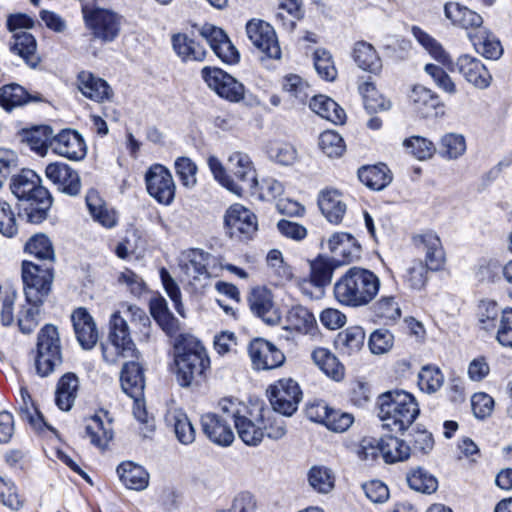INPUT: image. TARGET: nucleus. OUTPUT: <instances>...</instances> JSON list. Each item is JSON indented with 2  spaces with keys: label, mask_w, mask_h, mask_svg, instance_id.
I'll return each instance as SVG.
<instances>
[{
  "label": "nucleus",
  "mask_w": 512,
  "mask_h": 512,
  "mask_svg": "<svg viewBox=\"0 0 512 512\" xmlns=\"http://www.w3.org/2000/svg\"><path fill=\"white\" fill-rule=\"evenodd\" d=\"M11 192L20 201L19 217L27 222L39 224L47 218L52 205L49 191L41 185L40 177L30 169L14 176L10 183Z\"/></svg>",
  "instance_id": "obj_1"
},
{
  "label": "nucleus",
  "mask_w": 512,
  "mask_h": 512,
  "mask_svg": "<svg viewBox=\"0 0 512 512\" xmlns=\"http://www.w3.org/2000/svg\"><path fill=\"white\" fill-rule=\"evenodd\" d=\"M380 286L381 281L373 271L354 266L336 280L333 295L340 305L356 309L369 305Z\"/></svg>",
  "instance_id": "obj_2"
},
{
  "label": "nucleus",
  "mask_w": 512,
  "mask_h": 512,
  "mask_svg": "<svg viewBox=\"0 0 512 512\" xmlns=\"http://www.w3.org/2000/svg\"><path fill=\"white\" fill-rule=\"evenodd\" d=\"M176 378L181 387L199 385L210 367L206 349L190 335H180L174 344Z\"/></svg>",
  "instance_id": "obj_3"
},
{
  "label": "nucleus",
  "mask_w": 512,
  "mask_h": 512,
  "mask_svg": "<svg viewBox=\"0 0 512 512\" xmlns=\"http://www.w3.org/2000/svg\"><path fill=\"white\" fill-rule=\"evenodd\" d=\"M377 407L383 427L395 432L408 429L420 413L415 397L403 390L382 393L378 397Z\"/></svg>",
  "instance_id": "obj_4"
},
{
  "label": "nucleus",
  "mask_w": 512,
  "mask_h": 512,
  "mask_svg": "<svg viewBox=\"0 0 512 512\" xmlns=\"http://www.w3.org/2000/svg\"><path fill=\"white\" fill-rule=\"evenodd\" d=\"M415 247L424 254L425 262L414 261L408 268L405 281L412 289L420 290L427 282L428 271H439L445 262V253L437 234L427 232L413 237Z\"/></svg>",
  "instance_id": "obj_5"
},
{
  "label": "nucleus",
  "mask_w": 512,
  "mask_h": 512,
  "mask_svg": "<svg viewBox=\"0 0 512 512\" xmlns=\"http://www.w3.org/2000/svg\"><path fill=\"white\" fill-rule=\"evenodd\" d=\"M104 360L115 364L120 358L138 359V351L133 342L126 319L120 312H114L109 320L108 343L102 345Z\"/></svg>",
  "instance_id": "obj_6"
},
{
  "label": "nucleus",
  "mask_w": 512,
  "mask_h": 512,
  "mask_svg": "<svg viewBox=\"0 0 512 512\" xmlns=\"http://www.w3.org/2000/svg\"><path fill=\"white\" fill-rule=\"evenodd\" d=\"M62 363V352L58 329L52 324H46L38 333L37 354L35 366L37 373L48 376L55 367Z\"/></svg>",
  "instance_id": "obj_7"
},
{
  "label": "nucleus",
  "mask_w": 512,
  "mask_h": 512,
  "mask_svg": "<svg viewBox=\"0 0 512 512\" xmlns=\"http://www.w3.org/2000/svg\"><path fill=\"white\" fill-rule=\"evenodd\" d=\"M22 279L28 304L41 306L51 289L52 268H43L32 262L24 261L22 264Z\"/></svg>",
  "instance_id": "obj_8"
},
{
  "label": "nucleus",
  "mask_w": 512,
  "mask_h": 512,
  "mask_svg": "<svg viewBox=\"0 0 512 512\" xmlns=\"http://www.w3.org/2000/svg\"><path fill=\"white\" fill-rule=\"evenodd\" d=\"M236 403L233 399H223L219 402L218 413H206L201 417V426L204 434L215 444L229 446L234 440V432L231 422L234 417L226 414L230 405Z\"/></svg>",
  "instance_id": "obj_9"
},
{
  "label": "nucleus",
  "mask_w": 512,
  "mask_h": 512,
  "mask_svg": "<svg viewBox=\"0 0 512 512\" xmlns=\"http://www.w3.org/2000/svg\"><path fill=\"white\" fill-rule=\"evenodd\" d=\"M229 164L236 181L229 176L227 190L240 197L255 194L258 180L250 157L241 152H234L229 157Z\"/></svg>",
  "instance_id": "obj_10"
},
{
  "label": "nucleus",
  "mask_w": 512,
  "mask_h": 512,
  "mask_svg": "<svg viewBox=\"0 0 512 512\" xmlns=\"http://www.w3.org/2000/svg\"><path fill=\"white\" fill-rule=\"evenodd\" d=\"M273 410L284 416H292L302 399V391L291 378L280 379L267 390Z\"/></svg>",
  "instance_id": "obj_11"
},
{
  "label": "nucleus",
  "mask_w": 512,
  "mask_h": 512,
  "mask_svg": "<svg viewBox=\"0 0 512 512\" xmlns=\"http://www.w3.org/2000/svg\"><path fill=\"white\" fill-rule=\"evenodd\" d=\"M227 416L234 417V427L237 431L239 438L248 446H257L259 445L265 433L263 431V427L261 426V417L256 421H253L248 417L249 409L248 407L236 400V403L226 409Z\"/></svg>",
  "instance_id": "obj_12"
},
{
  "label": "nucleus",
  "mask_w": 512,
  "mask_h": 512,
  "mask_svg": "<svg viewBox=\"0 0 512 512\" xmlns=\"http://www.w3.org/2000/svg\"><path fill=\"white\" fill-rule=\"evenodd\" d=\"M201 74L208 87L220 97L231 102H238L244 98L243 84L222 69L204 67Z\"/></svg>",
  "instance_id": "obj_13"
},
{
  "label": "nucleus",
  "mask_w": 512,
  "mask_h": 512,
  "mask_svg": "<svg viewBox=\"0 0 512 512\" xmlns=\"http://www.w3.org/2000/svg\"><path fill=\"white\" fill-rule=\"evenodd\" d=\"M225 224L230 237L240 241L251 239L258 229L256 215L241 204L229 207L225 214Z\"/></svg>",
  "instance_id": "obj_14"
},
{
  "label": "nucleus",
  "mask_w": 512,
  "mask_h": 512,
  "mask_svg": "<svg viewBox=\"0 0 512 512\" xmlns=\"http://www.w3.org/2000/svg\"><path fill=\"white\" fill-rule=\"evenodd\" d=\"M147 192L159 203L169 205L175 197V183L170 171L161 164L149 168L145 175Z\"/></svg>",
  "instance_id": "obj_15"
},
{
  "label": "nucleus",
  "mask_w": 512,
  "mask_h": 512,
  "mask_svg": "<svg viewBox=\"0 0 512 512\" xmlns=\"http://www.w3.org/2000/svg\"><path fill=\"white\" fill-rule=\"evenodd\" d=\"M246 33L252 44L266 57L280 59L281 49L275 30L269 23L252 19L246 24Z\"/></svg>",
  "instance_id": "obj_16"
},
{
  "label": "nucleus",
  "mask_w": 512,
  "mask_h": 512,
  "mask_svg": "<svg viewBox=\"0 0 512 512\" xmlns=\"http://www.w3.org/2000/svg\"><path fill=\"white\" fill-rule=\"evenodd\" d=\"M93 36L102 42L115 40L121 29V17L106 9H96L86 19Z\"/></svg>",
  "instance_id": "obj_17"
},
{
  "label": "nucleus",
  "mask_w": 512,
  "mask_h": 512,
  "mask_svg": "<svg viewBox=\"0 0 512 512\" xmlns=\"http://www.w3.org/2000/svg\"><path fill=\"white\" fill-rule=\"evenodd\" d=\"M248 352L254 368L258 370L275 369L283 365L285 361L283 352L263 338L251 341Z\"/></svg>",
  "instance_id": "obj_18"
},
{
  "label": "nucleus",
  "mask_w": 512,
  "mask_h": 512,
  "mask_svg": "<svg viewBox=\"0 0 512 512\" xmlns=\"http://www.w3.org/2000/svg\"><path fill=\"white\" fill-rule=\"evenodd\" d=\"M248 303L252 313L266 324L276 325L280 322L281 316L273 294L265 286L253 288L248 296Z\"/></svg>",
  "instance_id": "obj_19"
},
{
  "label": "nucleus",
  "mask_w": 512,
  "mask_h": 512,
  "mask_svg": "<svg viewBox=\"0 0 512 512\" xmlns=\"http://www.w3.org/2000/svg\"><path fill=\"white\" fill-rule=\"evenodd\" d=\"M200 35L223 62L229 64L238 62L239 53L221 28L205 24L200 30Z\"/></svg>",
  "instance_id": "obj_20"
},
{
  "label": "nucleus",
  "mask_w": 512,
  "mask_h": 512,
  "mask_svg": "<svg viewBox=\"0 0 512 512\" xmlns=\"http://www.w3.org/2000/svg\"><path fill=\"white\" fill-rule=\"evenodd\" d=\"M413 110L422 118H435L444 114V105L432 90L415 85L409 95Z\"/></svg>",
  "instance_id": "obj_21"
},
{
  "label": "nucleus",
  "mask_w": 512,
  "mask_h": 512,
  "mask_svg": "<svg viewBox=\"0 0 512 512\" xmlns=\"http://www.w3.org/2000/svg\"><path fill=\"white\" fill-rule=\"evenodd\" d=\"M47 178L57 186L58 190L76 196L80 193L81 182L78 173L65 163H50L45 169Z\"/></svg>",
  "instance_id": "obj_22"
},
{
  "label": "nucleus",
  "mask_w": 512,
  "mask_h": 512,
  "mask_svg": "<svg viewBox=\"0 0 512 512\" xmlns=\"http://www.w3.org/2000/svg\"><path fill=\"white\" fill-rule=\"evenodd\" d=\"M43 101L44 98L40 93L29 92L17 83L7 84L0 88V106L7 112L30 103Z\"/></svg>",
  "instance_id": "obj_23"
},
{
  "label": "nucleus",
  "mask_w": 512,
  "mask_h": 512,
  "mask_svg": "<svg viewBox=\"0 0 512 512\" xmlns=\"http://www.w3.org/2000/svg\"><path fill=\"white\" fill-rule=\"evenodd\" d=\"M52 149L70 160H81L86 155V146L81 135L70 129H63L54 135Z\"/></svg>",
  "instance_id": "obj_24"
},
{
  "label": "nucleus",
  "mask_w": 512,
  "mask_h": 512,
  "mask_svg": "<svg viewBox=\"0 0 512 512\" xmlns=\"http://www.w3.org/2000/svg\"><path fill=\"white\" fill-rule=\"evenodd\" d=\"M456 66L459 73L476 88L489 87L492 76L479 59L464 54L457 59Z\"/></svg>",
  "instance_id": "obj_25"
},
{
  "label": "nucleus",
  "mask_w": 512,
  "mask_h": 512,
  "mask_svg": "<svg viewBox=\"0 0 512 512\" xmlns=\"http://www.w3.org/2000/svg\"><path fill=\"white\" fill-rule=\"evenodd\" d=\"M71 321L79 344L87 350L93 348L98 340V331L87 309H75L71 314Z\"/></svg>",
  "instance_id": "obj_26"
},
{
  "label": "nucleus",
  "mask_w": 512,
  "mask_h": 512,
  "mask_svg": "<svg viewBox=\"0 0 512 512\" xmlns=\"http://www.w3.org/2000/svg\"><path fill=\"white\" fill-rule=\"evenodd\" d=\"M328 249L337 259L336 263L348 264L360 257L361 247L355 238L347 233H335L327 242Z\"/></svg>",
  "instance_id": "obj_27"
},
{
  "label": "nucleus",
  "mask_w": 512,
  "mask_h": 512,
  "mask_svg": "<svg viewBox=\"0 0 512 512\" xmlns=\"http://www.w3.org/2000/svg\"><path fill=\"white\" fill-rule=\"evenodd\" d=\"M444 14L453 25L475 32L482 27L483 18L480 14L458 2H448L444 6Z\"/></svg>",
  "instance_id": "obj_28"
},
{
  "label": "nucleus",
  "mask_w": 512,
  "mask_h": 512,
  "mask_svg": "<svg viewBox=\"0 0 512 512\" xmlns=\"http://www.w3.org/2000/svg\"><path fill=\"white\" fill-rule=\"evenodd\" d=\"M77 82L81 93L95 102L108 100L113 94L111 87L104 79L96 77L90 72H80Z\"/></svg>",
  "instance_id": "obj_29"
},
{
  "label": "nucleus",
  "mask_w": 512,
  "mask_h": 512,
  "mask_svg": "<svg viewBox=\"0 0 512 512\" xmlns=\"http://www.w3.org/2000/svg\"><path fill=\"white\" fill-rule=\"evenodd\" d=\"M10 50L12 53L20 56L32 68H35L40 62V57L37 54L36 40L31 33L25 30H20L13 34Z\"/></svg>",
  "instance_id": "obj_30"
},
{
  "label": "nucleus",
  "mask_w": 512,
  "mask_h": 512,
  "mask_svg": "<svg viewBox=\"0 0 512 512\" xmlns=\"http://www.w3.org/2000/svg\"><path fill=\"white\" fill-rule=\"evenodd\" d=\"M136 360L125 362L120 375L121 387L131 398L142 396L144 389L143 370Z\"/></svg>",
  "instance_id": "obj_31"
},
{
  "label": "nucleus",
  "mask_w": 512,
  "mask_h": 512,
  "mask_svg": "<svg viewBox=\"0 0 512 512\" xmlns=\"http://www.w3.org/2000/svg\"><path fill=\"white\" fill-rule=\"evenodd\" d=\"M86 435L92 445L99 449H105L113 438L111 421L107 419V413L93 415L86 424Z\"/></svg>",
  "instance_id": "obj_32"
},
{
  "label": "nucleus",
  "mask_w": 512,
  "mask_h": 512,
  "mask_svg": "<svg viewBox=\"0 0 512 512\" xmlns=\"http://www.w3.org/2000/svg\"><path fill=\"white\" fill-rule=\"evenodd\" d=\"M468 37L475 50L487 59L497 60L503 54L499 39L486 28L469 32Z\"/></svg>",
  "instance_id": "obj_33"
},
{
  "label": "nucleus",
  "mask_w": 512,
  "mask_h": 512,
  "mask_svg": "<svg viewBox=\"0 0 512 512\" xmlns=\"http://www.w3.org/2000/svg\"><path fill=\"white\" fill-rule=\"evenodd\" d=\"M318 206L327 220L335 224L341 222L346 212V204L337 190L322 191L318 197Z\"/></svg>",
  "instance_id": "obj_34"
},
{
  "label": "nucleus",
  "mask_w": 512,
  "mask_h": 512,
  "mask_svg": "<svg viewBox=\"0 0 512 512\" xmlns=\"http://www.w3.org/2000/svg\"><path fill=\"white\" fill-rule=\"evenodd\" d=\"M309 107L314 113L336 125L345 123L344 109L325 95H314L309 102Z\"/></svg>",
  "instance_id": "obj_35"
},
{
  "label": "nucleus",
  "mask_w": 512,
  "mask_h": 512,
  "mask_svg": "<svg viewBox=\"0 0 512 512\" xmlns=\"http://www.w3.org/2000/svg\"><path fill=\"white\" fill-rule=\"evenodd\" d=\"M352 56L357 66L364 71L377 74L382 69L381 58L375 48L368 42H356Z\"/></svg>",
  "instance_id": "obj_36"
},
{
  "label": "nucleus",
  "mask_w": 512,
  "mask_h": 512,
  "mask_svg": "<svg viewBox=\"0 0 512 512\" xmlns=\"http://www.w3.org/2000/svg\"><path fill=\"white\" fill-rule=\"evenodd\" d=\"M165 421L172 427L176 438L182 444H190L195 440V430L186 413L181 409H170Z\"/></svg>",
  "instance_id": "obj_37"
},
{
  "label": "nucleus",
  "mask_w": 512,
  "mask_h": 512,
  "mask_svg": "<svg viewBox=\"0 0 512 512\" xmlns=\"http://www.w3.org/2000/svg\"><path fill=\"white\" fill-rule=\"evenodd\" d=\"M85 200L89 213L95 221L106 228L115 226V211L108 209L97 190L90 189L86 194Z\"/></svg>",
  "instance_id": "obj_38"
},
{
  "label": "nucleus",
  "mask_w": 512,
  "mask_h": 512,
  "mask_svg": "<svg viewBox=\"0 0 512 512\" xmlns=\"http://www.w3.org/2000/svg\"><path fill=\"white\" fill-rule=\"evenodd\" d=\"M78 388V377L73 373L64 374L58 381L55 398L56 405L63 411H69L77 397Z\"/></svg>",
  "instance_id": "obj_39"
},
{
  "label": "nucleus",
  "mask_w": 512,
  "mask_h": 512,
  "mask_svg": "<svg viewBox=\"0 0 512 512\" xmlns=\"http://www.w3.org/2000/svg\"><path fill=\"white\" fill-rule=\"evenodd\" d=\"M117 473L121 482L128 489L143 490L148 485V473L143 467L133 462H122L117 468Z\"/></svg>",
  "instance_id": "obj_40"
},
{
  "label": "nucleus",
  "mask_w": 512,
  "mask_h": 512,
  "mask_svg": "<svg viewBox=\"0 0 512 512\" xmlns=\"http://www.w3.org/2000/svg\"><path fill=\"white\" fill-rule=\"evenodd\" d=\"M54 131L50 126L41 125L21 132L22 141L40 154H44L48 147L53 146Z\"/></svg>",
  "instance_id": "obj_41"
},
{
  "label": "nucleus",
  "mask_w": 512,
  "mask_h": 512,
  "mask_svg": "<svg viewBox=\"0 0 512 512\" xmlns=\"http://www.w3.org/2000/svg\"><path fill=\"white\" fill-rule=\"evenodd\" d=\"M358 178L372 190H382L392 181L390 170L385 164L361 167Z\"/></svg>",
  "instance_id": "obj_42"
},
{
  "label": "nucleus",
  "mask_w": 512,
  "mask_h": 512,
  "mask_svg": "<svg viewBox=\"0 0 512 512\" xmlns=\"http://www.w3.org/2000/svg\"><path fill=\"white\" fill-rule=\"evenodd\" d=\"M174 51L184 61H202L206 51L202 45L189 38L186 34H176L172 37Z\"/></svg>",
  "instance_id": "obj_43"
},
{
  "label": "nucleus",
  "mask_w": 512,
  "mask_h": 512,
  "mask_svg": "<svg viewBox=\"0 0 512 512\" xmlns=\"http://www.w3.org/2000/svg\"><path fill=\"white\" fill-rule=\"evenodd\" d=\"M337 264L335 260L327 257L318 256L310 262V280L311 283L319 288L325 287L331 283L334 270Z\"/></svg>",
  "instance_id": "obj_44"
},
{
  "label": "nucleus",
  "mask_w": 512,
  "mask_h": 512,
  "mask_svg": "<svg viewBox=\"0 0 512 512\" xmlns=\"http://www.w3.org/2000/svg\"><path fill=\"white\" fill-rule=\"evenodd\" d=\"M365 331L359 326L348 327L337 335L335 344L347 355L360 351L364 345Z\"/></svg>",
  "instance_id": "obj_45"
},
{
  "label": "nucleus",
  "mask_w": 512,
  "mask_h": 512,
  "mask_svg": "<svg viewBox=\"0 0 512 512\" xmlns=\"http://www.w3.org/2000/svg\"><path fill=\"white\" fill-rule=\"evenodd\" d=\"M381 445L382 457L386 463L405 461L410 457V446L395 436L383 437Z\"/></svg>",
  "instance_id": "obj_46"
},
{
  "label": "nucleus",
  "mask_w": 512,
  "mask_h": 512,
  "mask_svg": "<svg viewBox=\"0 0 512 512\" xmlns=\"http://www.w3.org/2000/svg\"><path fill=\"white\" fill-rule=\"evenodd\" d=\"M21 403L19 412L23 420L27 421L34 429L41 430L44 426L49 427L43 419V415L34 405L32 398L25 387L20 389Z\"/></svg>",
  "instance_id": "obj_47"
},
{
  "label": "nucleus",
  "mask_w": 512,
  "mask_h": 512,
  "mask_svg": "<svg viewBox=\"0 0 512 512\" xmlns=\"http://www.w3.org/2000/svg\"><path fill=\"white\" fill-rule=\"evenodd\" d=\"M287 328L307 333L315 324L314 315L304 306H293L286 316Z\"/></svg>",
  "instance_id": "obj_48"
},
{
  "label": "nucleus",
  "mask_w": 512,
  "mask_h": 512,
  "mask_svg": "<svg viewBox=\"0 0 512 512\" xmlns=\"http://www.w3.org/2000/svg\"><path fill=\"white\" fill-rule=\"evenodd\" d=\"M407 483L411 489L426 494H431L438 488L437 479L420 467L407 474Z\"/></svg>",
  "instance_id": "obj_49"
},
{
  "label": "nucleus",
  "mask_w": 512,
  "mask_h": 512,
  "mask_svg": "<svg viewBox=\"0 0 512 512\" xmlns=\"http://www.w3.org/2000/svg\"><path fill=\"white\" fill-rule=\"evenodd\" d=\"M308 482L317 492L327 494L334 488L335 477L325 466H313L308 473Z\"/></svg>",
  "instance_id": "obj_50"
},
{
  "label": "nucleus",
  "mask_w": 512,
  "mask_h": 512,
  "mask_svg": "<svg viewBox=\"0 0 512 512\" xmlns=\"http://www.w3.org/2000/svg\"><path fill=\"white\" fill-rule=\"evenodd\" d=\"M278 9L286 11L291 19L286 20L282 12H277L275 17L287 30H294L296 21L304 17V10L301 0H278Z\"/></svg>",
  "instance_id": "obj_51"
},
{
  "label": "nucleus",
  "mask_w": 512,
  "mask_h": 512,
  "mask_svg": "<svg viewBox=\"0 0 512 512\" xmlns=\"http://www.w3.org/2000/svg\"><path fill=\"white\" fill-rule=\"evenodd\" d=\"M25 251L39 260L54 261L55 252L50 239L45 234L32 236L25 244Z\"/></svg>",
  "instance_id": "obj_52"
},
{
  "label": "nucleus",
  "mask_w": 512,
  "mask_h": 512,
  "mask_svg": "<svg viewBox=\"0 0 512 512\" xmlns=\"http://www.w3.org/2000/svg\"><path fill=\"white\" fill-rule=\"evenodd\" d=\"M444 382V376L440 369L435 366H424L418 375V386L419 388L428 393L432 394L438 391Z\"/></svg>",
  "instance_id": "obj_53"
},
{
  "label": "nucleus",
  "mask_w": 512,
  "mask_h": 512,
  "mask_svg": "<svg viewBox=\"0 0 512 512\" xmlns=\"http://www.w3.org/2000/svg\"><path fill=\"white\" fill-rule=\"evenodd\" d=\"M502 311L494 301H481L477 312L480 328L486 331L496 328Z\"/></svg>",
  "instance_id": "obj_54"
},
{
  "label": "nucleus",
  "mask_w": 512,
  "mask_h": 512,
  "mask_svg": "<svg viewBox=\"0 0 512 512\" xmlns=\"http://www.w3.org/2000/svg\"><path fill=\"white\" fill-rule=\"evenodd\" d=\"M466 151V141L463 135L456 133L445 134L440 142V154L447 159H457Z\"/></svg>",
  "instance_id": "obj_55"
},
{
  "label": "nucleus",
  "mask_w": 512,
  "mask_h": 512,
  "mask_svg": "<svg viewBox=\"0 0 512 512\" xmlns=\"http://www.w3.org/2000/svg\"><path fill=\"white\" fill-rule=\"evenodd\" d=\"M371 309L376 317L385 321H395L401 316L399 304L393 296H382Z\"/></svg>",
  "instance_id": "obj_56"
},
{
  "label": "nucleus",
  "mask_w": 512,
  "mask_h": 512,
  "mask_svg": "<svg viewBox=\"0 0 512 512\" xmlns=\"http://www.w3.org/2000/svg\"><path fill=\"white\" fill-rule=\"evenodd\" d=\"M314 67L318 75L326 81H334L337 77L332 55L325 49H317L314 52Z\"/></svg>",
  "instance_id": "obj_57"
},
{
  "label": "nucleus",
  "mask_w": 512,
  "mask_h": 512,
  "mask_svg": "<svg viewBox=\"0 0 512 512\" xmlns=\"http://www.w3.org/2000/svg\"><path fill=\"white\" fill-rule=\"evenodd\" d=\"M318 145L328 157H339L345 150L343 138L332 130H327L320 134Z\"/></svg>",
  "instance_id": "obj_58"
},
{
  "label": "nucleus",
  "mask_w": 512,
  "mask_h": 512,
  "mask_svg": "<svg viewBox=\"0 0 512 512\" xmlns=\"http://www.w3.org/2000/svg\"><path fill=\"white\" fill-rule=\"evenodd\" d=\"M174 168L176 175L183 186L188 189L195 187L197 183V166L190 158L184 156L178 157L175 160Z\"/></svg>",
  "instance_id": "obj_59"
},
{
  "label": "nucleus",
  "mask_w": 512,
  "mask_h": 512,
  "mask_svg": "<svg viewBox=\"0 0 512 512\" xmlns=\"http://www.w3.org/2000/svg\"><path fill=\"white\" fill-rule=\"evenodd\" d=\"M412 33L417 41L429 51V53L442 64H446L450 61L449 55L445 52V50L441 47V45L436 42L431 36H429L426 32L421 30L418 27L412 28Z\"/></svg>",
  "instance_id": "obj_60"
},
{
  "label": "nucleus",
  "mask_w": 512,
  "mask_h": 512,
  "mask_svg": "<svg viewBox=\"0 0 512 512\" xmlns=\"http://www.w3.org/2000/svg\"><path fill=\"white\" fill-rule=\"evenodd\" d=\"M0 502L12 510H19L24 506V499L18 494L11 479L0 477Z\"/></svg>",
  "instance_id": "obj_61"
},
{
  "label": "nucleus",
  "mask_w": 512,
  "mask_h": 512,
  "mask_svg": "<svg viewBox=\"0 0 512 512\" xmlns=\"http://www.w3.org/2000/svg\"><path fill=\"white\" fill-rule=\"evenodd\" d=\"M403 145L419 160L432 157L436 151V147L432 141L420 136H412L405 139Z\"/></svg>",
  "instance_id": "obj_62"
},
{
  "label": "nucleus",
  "mask_w": 512,
  "mask_h": 512,
  "mask_svg": "<svg viewBox=\"0 0 512 512\" xmlns=\"http://www.w3.org/2000/svg\"><path fill=\"white\" fill-rule=\"evenodd\" d=\"M29 307H23L19 313L18 326L22 333L30 334L39 324L40 306L29 304Z\"/></svg>",
  "instance_id": "obj_63"
},
{
  "label": "nucleus",
  "mask_w": 512,
  "mask_h": 512,
  "mask_svg": "<svg viewBox=\"0 0 512 512\" xmlns=\"http://www.w3.org/2000/svg\"><path fill=\"white\" fill-rule=\"evenodd\" d=\"M496 339L504 347H512V308L503 309L497 323Z\"/></svg>",
  "instance_id": "obj_64"
}]
</instances>
